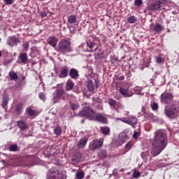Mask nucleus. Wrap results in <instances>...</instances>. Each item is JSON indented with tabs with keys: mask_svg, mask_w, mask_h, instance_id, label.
Wrapping results in <instances>:
<instances>
[{
	"mask_svg": "<svg viewBox=\"0 0 179 179\" xmlns=\"http://www.w3.org/2000/svg\"><path fill=\"white\" fill-rule=\"evenodd\" d=\"M152 148L151 155L152 156H159L161 152H163L167 146V134L164 130H157L155 133V138L152 142Z\"/></svg>",
	"mask_w": 179,
	"mask_h": 179,
	"instance_id": "1",
	"label": "nucleus"
},
{
	"mask_svg": "<svg viewBox=\"0 0 179 179\" xmlns=\"http://www.w3.org/2000/svg\"><path fill=\"white\" fill-rule=\"evenodd\" d=\"M55 50L57 52H59V54L63 55L66 54V52H72V51H73V49L72 48V43L71 41L62 39L59 42Z\"/></svg>",
	"mask_w": 179,
	"mask_h": 179,
	"instance_id": "2",
	"label": "nucleus"
},
{
	"mask_svg": "<svg viewBox=\"0 0 179 179\" xmlns=\"http://www.w3.org/2000/svg\"><path fill=\"white\" fill-rule=\"evenodd\" d=\"M87 45L90 51H97L100 45V39L96 36H90L87 39Z\"/></svg>",
	"mask_w": 179,
	"mask_h": 179,
	"instance_id": "3",
	"label": "nucleus"
},
{
	"mask_svg": "<svg viewBox=\"0 0 179 179\" xmlns=\"http://www.w3.org/2000/svg\"><path fill=\"white\" fill-rule=\"evenodd\" d=\"M150 3L148 6V10H159L166 0H150Z\"/></svg>",
	"mask_w": 179,
	"mask_h": 179,
	"instance_id": "4",
	"label": "nucleus"
},
{
	"mask_svg": "<svg viewBox=\"0 0 179 179\" xmlns=\"http://www.w3.org/2000/svg\"><path fill=\"white\" fill-rule=\"evenodd\" d=\"M80 115L83 117H88L92 120V118H94L95 113L88 105H85L83 110L80 113Z\"/></svg>",
	"mask_w": 179,
	"mask_h": 179,
	"instance_id": "5",
	"label": "nucleus"
},
{
	"mask_svg": "<svg viewBox=\"0 0 179 179\" xmlns=\"http://www.w3.org/2000/svg\"><path fill=\"white\" fill-rule=\"evenodd\" d=\"M160 99L163 104H170L174 99V95L169 92H164L161 94Z\"/></svg>",
	"mask_w": 179,
	"mask_h": 179,
	"instance_id": "6",
	"label": "nucleus"
},
{
	"mask_svg": "<svg viewBox=\"0 0 179 179\" xmlns=\"http://www.w3.org/2000/svg\"><path fill=\"white\" fill-rule=\"evenodd\" d=\"M104 142L103 138H99L93 140L90 144V148L92 150H96V149H100L103 146Z\"/></svg>",
	"mask_w": 179,
	"mask_h": 179,
	"instance_id": "7",
	"label": "nucleus"
},
{
	"mask_svg": "<svg viewBox=\"0 0 179 179\" xmlns=\"http://www.w3.org/2000/svg\"><path fill=\"white\" fill-rule=\"evenodd\" d=\"M119 92L124 97H132V96H134V92L129 90V87L126 88L124 87H120Z\"/></svg>",
	"mask_w": 179,
	"mask_h": 179,
	"instance_id": "8",
	"label": "nucleus"
},
{
	"mask_svg": "<svg viewBox=\"0 0 179 179\" xmlns=\"http://www.w3.org/2000/svg\"><path fill=\"white\" fill-rule=\"evenodd\" d=\"M164 113L167 117H173V115H176L177 113H178V110L176 107L172 106L169 108V106H166L165 108Z\"/></svg>",
	"mask_w": 179,
	"mask_h": 179,
	"instance_id": "9",
	"label": "nucleus"
},
{
	"mask_svg": "<svg viewBox=\"0 0 179 179\" xmlns=\"http://www.w3.org/2000/svg\"><path fill=\"white\" fill-rule=\"evenodd\" d=\"M47 43L55 50V48H57V44L58 43V38L55 36H50L48 38Z\"/></svg>",
	"mask_w": 179,
	"mask_h": 179,
	"instance_id": "10",
	"label": "nucleus"
},
{
	"mask_svg": "<svg viewBox=\"0 0 179 179\" xmlns=\"http://www.w3.org/2000/svg\"><path fill=\"white\" fill-rule=\"evenodd\" d=\"M108 104L109 106H110L112 108H113V110H115V111H117V112H118V108H120V107H122V105H121L120 102H117L115 100L113 99H108Z\"/></svg>",
	"mask_w": 179,
	"mask_h": 179,
	"instance_id": "11",
	"label": "nucleus"
},
{
	"mask_svg": "<svg viewBox=\"0 0 179 179\" xmlns=\"http://www.w3.org/2000/svg\"><path fill=\"white\" fill-rule=\"evenodd\" d=\"M91 120H94L98 122H102V124H106L107 122V117L101 114L94 115V117L91 118Z\"/></svg>",
	"mask_w": 179,
	"mask_h": 179,
	"instance_id": "12",
	"label": "nucleus"
},
{
	"mask_svg": "<svg viewBox=\"0 0 179 179\" xmlns=\"http://www.w3.org/2000/svg\"><path fill=\"white\" fill-rule=\"evenodd\" d=\"M87 141H89V136H85L78 141L77 147L79 148V149H83V148L86 146Z\"/></svg>",
	"mask_w": 179,
	"mask_h": 179,
	"instance_id": "13",
	"label": "nucleus"
},
{
	"mask_svg": "<svg viewBox=\"0 0 179 179\" xmlns=\"http://www.w3.org/2000/svg\"><path fill=\"white\" fill-rule=\"evenodd\" d=\"M126 124H129V125H131L134 128H135V125L138 124V119L135 116L129 117L126 121H124Z\"/></svg>",
	"mask_w": 179,
	"mask_h": 179,
	"instance_id": "14",
	"label": "nucleus"
},
{
	"mask_svg": "<svg viewBox=\"0 0 179 179\" xmlns=\"http://www.w3.org/2000/svg\"><path fill=\"white\" fill-rule=\"evenodd\" d=\"M17 43H20V41L14 36H10L7 41L8 45H10L11 47H13L15 44H17Z\"/></svg>",
	"mask_w": 179,
	"mask_h": 179,
	"instance_id": "15",
	"label": "nucleus"
},
{
	"mask_svg": "<svg viewBox=\"0 0 179 179\" xmlns=\"http://www.w3.org/2000/svg\"><path fill=\"white\" fill-rule=\"evenodd\" d=\"M49 179H66V176L57 171L52 173V175Z\"/></svg>",
	"mask_w": 179,
	"mask_h": 179,
	"instance_id": "16",
	"label": "nucleus"
},
{
	"mask_svg": "<svg viewBox=\"0 0 179 179\" xmlns=\"http://www.w3.org/2000/svg\"><path fill=\"white\" fill-rule=\"evenodd\" d=\"M65 94V91L62 89H57L53 94L54 99H61Z\"/></svg>",
	"mask_w": 179,
	"mask_h": 179,
	"instance_id": "17",
	"label": "nucleus"
},
{
	"mask_svg": "<svg viewBox=\"0 0 179 179\" xmlns=\"http://www.w3.org/2000/svg\"><path fill=\"white\" fill-rule=\"evenodd\" d=\"M69 76L71 79H78L79 76V72L76 69H71L69 72Z\"/></svg>",
	"mask_w": 179,
	"mask_h": 179,
	"instance_id": "18",
	"label": "nucleus"
},
{
	"mask_svg": "<svg viewBox=\"0 0 179 179\" xmlns=\"http://www.w3.org/2000/svg\"><path fill=\"white\" fill-rule=\"evenodd\" d=\"M17 127L21 129L22 131H24V129H27V124L26 122L23 120H19L17 122Z\"/></svg>",
	"mask_w": 179,
	"mask_h": 179,
	"instance_id": "19",
	"label": "nucleus"
},
{
	"mask_svg": "<svg viewBox=\"0 0 179 179\" xmlns=\"http://www.w3.org/2000/svg\"><path fill=\"white\" fill-rule=\"evenodd\" d=\"M8 76L10 78V80H14V82H16V80L19 79V76H17V73H16L13 71H11L8 73Z\"/></svg>",
	"mask_w": 179,
	"mask_h": 179,
	"instance_id": "20",
	"label": "nucleus"
},
{
	"mask_svg": "<svg viewBox=\"0 0 179 179\" xmlns=\"http://www.w3.org/2000/svg\"><path fill=\"white\" fill-rule=\"evenodd\" d=\"M19 58L21 60L20 64H27V53H21L19 56Z\"/></svg>",
	"mask_w": 179,
	"mask_h": 179,
	"instance_id": "21",
	"label": "nucleus"
},
{
	"mask_svg": "<svg viewBox=\"0 0 179 179\" xmlns=\"http://www.w3.org/2000/svg\"><path fill=\"white\" fill-rule=\"evenodd\" d=\"M100 130L101 131L104 136H107L110 135V127L107 126H104V127H100Z\"/></svg>",
	"mask_w": 179,
	"mask_h": 179,
	"instance_id": "22",
	"label": "nucleus"
},
{
	"mask_svg": "<svg viewBox=\"0 0 179 179\" xmlns=\"http://www.w3.org/2000/svg\"><path fill=\"white\" fill-rule=\"evenodd\" d=\"M75 87V83L71 80H68L66 83V90H72Z\"/></svg>",
	"mask_w": 179,
	"mask_h": 179,
	"instance_id": "23",
	"label": "nucleus"
},
{
	"mask_svg": "<svg viewBox=\"0 0 179 179\" xmlns=\"http://www.w3.org/2000/svg\"><path fill=\"white\" fill-rule=\"evenodd\" d=\"M8 103H9V96H8V94H5L3 96V101L1 103L3 108H6V106H8Z\"/></svg>",
	"mask_w": 179,
	"mask_h": 179,
	"instance_id": "24",
	"label": "nucleus"
},
{
	"mask_svg": "<svg viewBox=\"0 0 179 179\" xmlns=\"http://www.w3.org/2000/svg\"><path fill=\"white\" fill-rule=\"evenodd\" d=\"M87 88L90 92H94V84L93 83V81L91 80H88L87 83Z\"/></svg>",
	"mask_w": 179,
	"mask_h": 179,
	"instance_id": "25",
	"label": "nucleus"
},
{
	"mask_svg": "<svg viewBox=\"0 0 179 179\" xmlns=\"http://www.w3.org/2000/svg\"><path fill=\"white\" fill-rule=\"evenodd\" d=\"M70 108H71L73 111L79 110V103H78L77 101L70 102Z\"/></svg>",
	"mask_w": 179,
	"mask_h": 179,
	"instance_id": "26",
	"label": "nucleus"
},
{
	"mask_svg": "<svg viewBox=\"0 0 179 179\" xmlns=\"http://www.w3.org/2000/svg\"><path fill=\"white\" fill-rule=\"evenodd\" d=\"M68 76V67L64 66L60 74L59 75V78H66Z\"/></svg>",
	"mask_w": 179,
	"mask_h": 179,
	"instance_id": "27",
	"label": "nucleus"
},
{
	"mask_svg": "<svg viewBox=\"0 0 179 179\" xmlns=\"http://www.w3.org/2000/svg\"><path fill=\"white\" fill-rule=\"evenodd\" d=\"M162 30H163V27L159 24H156L154 27L153 31L156 33H161Z\"/></svg>",
	"mask_w": 179,
	"mask_h": 179,
	"instance_id": "28",
	"label": "nucleus"
},
{
	"mask_svg": "<svg viewBox=\"0 0 179 179\" xmlns=\"http://www.w3.org/2000/svg\"><path fill=\"white\" fill-rule=\"evenodd\" d=\"M74 163H79L80 162V154L77 152L71 159Z\"/></svg>",
	"mask_w": 179,
	"mask_h": 179,
	"instance_id": "29",
	"label": "nucleus"
},
{
	"mask_svg": "<svg viewBox=\"0 0 179 179\" xmlns=\"http://www.w3.org/2000/svg\"><path fill=\"white\" fill-rule=\"evenodd\" d=\"M127 139H128V136L125 133L120 134L119 135V140L124 143Z\"/></svg>",
	"mask_w": 179,
	"mask_h": 179,
	"instance_id": "30",
	"label": "nucleus"
},
{
	"mask_svg": "<svg viewBox=\"0 0 179 179\" xmlns=\"http://www.w3.org/2000/svg\"><path fill=\"white\" fill-rule=\"evenodd\" d=\"M26 110L29 116L36 115V114H37V112L35 110H32L30 107L27 108Z\"/></svg>",
	"mask_w": 179,
	"mask_h": 179,
	"instance_id": "31",
	"label": "nucleus"
},
{
	"mask_svg": "<svg viewBox=\"0 0 179 179\" xmlns=\"http://www.w3.org/2000/svg\"><path fill=\"white\" fill-rule=\"evenodd\" d=\"M68 22L69 23L73 24L76 22V16L71 15L68 17Z\"/></svg>",
	"mask_w": 179,
	"mask_h": 179,
	"instance_id": "32",
	"label": "nucleus"
},
{
	"mask_svg": "<svg viewBox=\"0 0 179 179\" xmlns=\"http://www.w3.org/2000/svg\"><path fill=\"white\" fill-rule=\"evenodd\" d=\"M54 132L55 135L59 136L62 134V129L61 128V127L57 126L54 129Z\"/></svg>",
	"mask_w": 179,
	"mask_h": 179,
	"instance_id": "33",
	"label": "nucleus"
},
{
	"mask_svg": "<svg viewBox=\"0 0 179 179\" xmlns=\"http://www.w3.org/2000/svg\"><path fill=\"white\" fill-rule=\"evenodd\" d=\"M98 156L100 157V159H106V157H107V151L101 150L99 152Z\"/></svg>",
	"mask_w": 179,
	"mask_h": 179,
	"instance_id": "34",
	"label": "nucleus"
},
{
	"mask_svg": "<svg viewBox=\"0 0 179 179\" xmlns=\"http://www.w3.org/2000/svg\"><path fill=\"white\" fill-rule=\"evenodd\" d=\"M18 148L17 144H13L10 145L9 150H10V152H17Z\"/></svg>",
	"mask_w": 179,
	"mask_h": 179,
	"instance_id": "35",
	"label": "nucleus"
},
{
	"mask_svg": "<svg viewBox=\"0 0 179 179\" xmlns=\"http://www.w3.org/2000/svg\"><path fill=\"white\" fill-rule=\"evenodd\" d=\"M157 64H163L164 62V58L162 55L156 57Z\"/></svg>",
	"mask_w": 179,
	"mask_h": 179,
	"instance_id": "36",
	"label": "nucleus"
},
{
	"mask_svg": "<svg viewBox=\"0 0 179 179\" xmlns=\"http://www.w3.org/2000/svg\"><path fill=\"white\" fill-rule=\"evenodd\" d=\"M84 178H85V173H83V171L76 173L77 179H83Z\"/></svg>",
	"mask_w": 179,
	"mask_h": 179,
	"instance_id": "37",
	"label": "nucleus"
},
{
	"mask_svg": "<svg viewBox=\"0 0 179 179\" xmlns=\"http://www.w3.org/2000/svg\"><path fill=\"white\" fill-rule=\"evenodd\" d=\"M15 110L17 111V114H22V110H23L22 104L17 105L15 107Z\"/></svg>",
	"mask_w": 179,
	"mask_h": 179,
	"instance_id": "38",
	"label": "nucleus"
},
{
	"mask_svg": "<svg viewBox=\"0 0 179 179\" xmlns=\"http://www.w3.org/2000/svg\"><path fill=\"white\" fill-rule=\"evenodd\" d=\"M29 45H30V43H29V41H25L22 44V49L24 50L25 51H27V50H29Z\"/></svg>",
	"mask_w": 179,
	"mask_h": 179,
	"instance_id": "39",
	"label": "nucleus"
},
{
	"mask_svg": "<svg viewBox=\"0 0 179 179\" xmlns=\"http://www.w3.org/2000/svg\"><path fill=\"white\" fill-rule=\"evenodd\" d=\"M127 20H128L129 23L133 24L136 22V17H135V16H134V15H131L128 18Z\"/></svg>",
	"mask_w": 179,
	"mask_h": 179,
	"instance_id": "40",
	"label": "nucleus"
},
{
	"mask_svg": "<svg viewBox=\"0 0 179 179\" xmlns=\"http://www.w3.org/2000/svg\"><path fill=\"white\" fill-rule=\"evenodd\" d=\"M131 148H132V143L129 142L128 143H127V145L125 146V151L128 152V151L131 150Z\"/></svg>",
	"mask_w": 179,
	"mask_h": 179,
	"instance_id": "41",
	"label": "nucleus"
},
{
	"mask_svg": "<svg viewBox=\"0 0 179 179\" xmlns=\"http://www.w3.org/2000/svg\"><path fill=\"white\" fill-rule=\"evenodd\" d=\"M39 99L42 100L43 101H45V95L43 92H40L38 94Z\"/></svg>",
	"mask_w": 179,
	"mask_h": 179,
	"instance_id": "42",
	"label": "nucleus"
},
{
	"mask_svg": "<svg viewBox=\"0 0 179 179\" xmlns=\"http://www.w3.org/2000/svg\"><path fill=\"white\" fill-rule=\"evenodd\" d=\"M139 177H141V173H139V171H134V173L133 174V178H139Z\"/></svg>",
	"mask_w": 179,
	"mask_h": 179,
	"instance_id": "43",
	"label": "nucleus"
},
{
	"mask_svg": "<svg viewBox=\"0 0 179 179\" xmlns=\"http://www.w3.org/2000/svg\"><path fill=\"white\" fill-rule=\"evenodd\" d=\"M151 107L154 111H156L159 108V105L157 103L151 104Z\"/></svg>",
	"mask_w": 179,
	"mask_h": 179,
	"instance_id": "44",
	"label": "nucleus"
},
{
	"mask_svg": "<svg viewBox=\"0 0 179 179\" xmlns=\"http://www.w3.org/2000/svg\"><path fill=\"white\" fill-rule=\"evenodd\" d=\"M134 5L136 6H141L142 5V0H135Z\"/></svg>",
	"mask_w": 179,
	"mask_h": 179,
	"instance_id": "45",
	"label": "nucleus"
},
{
	"mask_svg": "<svg viewBox=\"0 0 179 179\" xmlns=\"http://www.w3.org/2000/svg\"><path fill=\"white\" fill-rule=\"evenodd\" d=\"M6 5H12L13 3V0H3Z\"/></svg>",
	"mask_w": 179,
	"mask_h": 179,
	"instance_id": "46",
	"label": "nucleus"
},
{
	"mask_svg": "<svg viewBox=\"0 0 179 179\" xmlns=\"http://www.w3.org/2000/svg\"><path fill=\"white\" fill-rule=\"evenodd\" d=\"M138 137H139V132L134 131V135H133V138L134 139H138Z\"/></svg>",
	"mask_w": 179,
	"mask_h": 179,
	"instance_id": "47",
	"label": "nucleus"
},
{
	"mask_svg": "<svg viewBox=\"0 0 179 179\" xmlns=\"http://www.w3.org/2000/svg\"><path fill=\"white\" fill-rule=\"evenodd\" d=\"M41 16L42 17H45V16H47V13H45V12L41 13Z\"/></svg>",
	"mask_w": 179,
	"mask_h": 179,
	"instance_id": "48",
	"label": "nucleus"
},
{
	"mask_svg": "<svg viewBox=\"0 0 179 179\" xmlns=\"http://www.w3.org/2000/svg\"><path fill=\"white\" fill-rule=\"evenodd\" d=\"M125 79V77L124 76H121L117 78L118 80H124Z\"/></svg>",
	"mask_w": 179,
	"mask_h": 179,
	"instance_id": "49",
	"label": "nucleus"
},
{
	"mask_svg": "<svg viewBox=\"0 0 179 179\" xmlns=\"http://www.w3.org/2000/svg\"><path fill=\"white\" fill-rule=\"evenodd\" d=\"M95 101H96V103H101L102 100L100 98H96L95 99Z\"/></svg>",
	"mask_w": 179,
	"mask_h": 179,
	"instance_id": "50",
	"label": "nucleus"
},
{
	"mask_svg": "<svg viewBox=\"0 0 179 179\" xmlns=\"http://www.w3.org/2000/svg\"><path fill=\"white\" fill-rule=\"evenodd\" d=\"M145 155H146L145 152H142L141 153V157H145Z\"/></svg>",
	"mask_w": 179,
	"mask_h": 179,
	"instance_id": "51",
	"label": "nucleus"
},
{
	"mask_svg": "<svg viewBox=\"0 0 179 179\" xmlns=\"http://www.w3.org/2000/svg\"><path fill=\"white\" fill-rule=\"evenodd\" d=\"M116 120H120V121H122V122H124V121H127V120H124L120 119V118H116Z\"/></svg>",
	"mask_w": 179,
	"mask_h": 179,
	"instance_id": "52",
	"label": "nucleus"
},
{
	"mask_svg": "<svg viewBox=\"0 0 179 179\" xmlns=\"http://www.w3.org/2000/svg\"><path fill=\"white\" fill-rule=\"evenodd\" d=\"M2 57V52L0 51V57Z\"/></svg>",
	"mask_w": 179,
	"mask_h": 179,
	"instance_id": "53",
	"label": "nucleus"
},
{
	"mask_svg": "<svg viewBox=\"0 0 179 179\" xmlns=\"http://www.w3.org/2000/svg\"><path fill=\"white\" fill-rule=\"evenodd\" d=\"M120 171H124V169H122L120 170Z\"/></svg>",
	"mask_w": 179,
	"mask_h": 179,
	"instance_id": "54",
	"label": "nucleus"
},
{
	"mask_svg": "<svg viewBox=\"0 0 179 179\" xmlns=\"http://www.w3.org/2000/svg\"><path fill=\"white\" fill-rule=\"evenodd\" d=\"M152 26H153V24H151V25H150V27H152Z\"/></svg>",
	"mask_w": 179,
	"mask_h": 179,
	"instance_id": "55",
	"label": "nucleus"
},
{
	"mask_svg": "<svg viewBox=\"0 0 179 179\" xmlns=\"http://www.w3.org/2000/svg\"><path fill=\"white\" fill-rule=\"evenodd\" d=\"M23 79H24V77L23 78Z\"/></svg>",
	"mask_w": 179,
	"mask_h": 179,
	"instance_id": "56",
	"label": "nucleus"
},
{
	"mask_svg": "<svg viewBox=\"0 0 179 179\" xmlns=\"http://www.w3.org/2000/svg\"><path fill=\"white\" fill-rule=\"evenodd\" d=\"M96 87H97V85H96Z\"/></svg>",
	"mask_w": 179,
	"mask_h": 179,
	"instance_id": "57",
	"label": "nucleus"
}]
</instances>
